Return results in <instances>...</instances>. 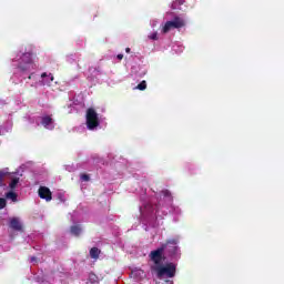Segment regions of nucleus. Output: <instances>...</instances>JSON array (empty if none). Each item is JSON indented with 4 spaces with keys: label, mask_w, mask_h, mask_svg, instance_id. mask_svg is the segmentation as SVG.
<instances>
[{
    "label": "nucleus",
    "mask_w": 284,
    "mask_h": 284,
    "mask_svg": "<svg viewBox=\"0 0 284 284\" xmlns=\"http://www.w3.org/2000/svg\"><path fill=\"white\" fill-rule=\"evenodd\" d=\"M41 125L45 128V130H52L54 128V120L50 115L42 116Z\"/></svg>",
    "instance_id": "1a4fd4ad"
},
{
    "label": "nucleus",
    "mask_w": 284,
    "mask_h": 284,
    "mask_svg": "<svg viewBox=\"0 0 284 284\" xmlns=\"http://www.w3.org/2000/svg\"><path fill=\"white\" fill-rule=\"evenodd\" d=\"M185 3V0H174L171 4L172 10H181V6Z\"/></svg>",
    "instance_id": "f8f14e48"
},
{
    "label": "nucleus",
    "mask_w": 284,
    "mask_h": 284,
    "mask_svg": "<svg viewBox=\"0 0 284 284\" xmlns=\"http://www.w3.org/2000/svg\"><path fill=\"white\" fill-rule=\"evenodd\" d=\"M8 174V172H4L0 170V184L3 183V178Z\"/></svg>",
    "instance_id": "412c9836"
},
{
    "label": "nucleus",
    "mask_w": 284,
    "mask_h": 284,
    "mask_svg": "<svg viewBox=\"0 0 284 284\" xmlns=\"http://www.w3.org/2000/svg\"><path fill=\"white\" fill-rule=\"evenodd\" d=\"M34 261H37V257H31V262L34 263Z\"/></svg>",
    "instance_id": "a878e982"
},
{
    "label": "nucleus",
    "mask_w": 284,
    "mask_h": 284,
    "mask_svg": "<svg viewBox=\"0 0 284 284\" xmlns=\"http://www.w3.org/2000/svg\"><path fill=\"white\" fill-rule=\"evenodd\" d=\"M181 28H185V19L175 16L173 20L166 21L162 27V34H168L171 30H181Z\"/></svg>",
    "instance_id": "f03ea898"
},
{
    "label": "nucleus",
    "mask_w": 284,
    "mask_h": 284,
    "mask_svg": "<svg viewBox=\"0 0 284 284\" xmlns=\"http://www.w3.org/2000/svg\"><path fill=\"white\" fill-rule=\"evenodd\" d=\"M89 281L90 283H97L99 281V277L94 273L89 274Z\"/></svg>",
    "instance_id": "dca6fc26"
},
{
    "label": "nucleus",
    "mask_w": 284,
    "mask_h": 284,
    "mask_svg": "<svg viewBox=\"0 0 284 284\" xmlns=\"http://www.w3.org/2000/svg\"><path fill=\"white\" fill-rule=\"evenodd\" d=\"M9 227L14 232L23 231V224H21V221L19 220V217H11L9 221Z\"/></svg>",
    "instance_id": "6e6552de"
},
{
    "label": "nucleus",
    "mask_w": 284,
    "mask_h": 284,
    "mask_svg": "<svg viewBox=\"0 0 284 284\" xmlns=\"http://www.w3.org/2000/svg\"><path fill=\"white\" fill-rule=\"evenodd\" d=\"M6 205H7L6 199L0 197V210H3V207H6Z\"/></svg>",
    "instance_id": "aec40b11"
},
{
    "label": "nucleus",
    "mask_w": 284,
    "mask_h": 284,
    "mask_svg": "<svg viewBox=\"0 0 284 284\" xmlns=\"http://www.w3.org/2000/svg\"><path fill=\"white\" fill-rule=\"evenodd\" d=\"M165 246H160L154 251H151L149 254L150 261L154 263L155 267H160L163 264V261H165Z\"/></svg>",
    "instance_id": "20e7f679"
},
{
    "label": "nucleus",
    "mask_w": 284,
    "mask_h": 284,
    "mask_svg": "<svg viewBox=\"0 0 284 284\" xmlns=\"http://www.w3.org/2000/svg\"><path fill=\"white\" fill-rule=\"evenodd\" d=\"M81 181H85V182L90 181V175H88V174H82V175H81Z\"/></svg>",
    "instance_id": "4be33fe9"
},
{
    "label": "nucleus",
    "mask_w": 284,
    "mask_h": 284,
    "mask_svg": "<svg viewBox=\"0 0 284 284\" xmlns=\"http://www.w3.org/2000/svg\"><path fill=\"white\" fill-rule=\"evenodd\" d=\"M162 196H165L166 199H170V196H172V193L169 190H163L162 191Z\"/></svg>",
    "instance_id": "6ab92c4d"
},
{
    "label": "nucleus",
    "mask_w": 284,
    "mask_h": 284,
    "mask_svg": "<svg viewBox=\"0 0 284 284\" xmlns=\"http://www.w3.org/2000/svg\"><path fill=\"white\" fill-rule=\"evenodd\" d=\"M6 199H10L13 203H17V193L10 191L6 194Z\"/></svg>",
    "instance_id": "2eb2a0df"
},
{
    "label": "nucleus",
    "mask_w": 284,
    "mask_h": 284,
    "mask_svg": "<svg viewBox=\"0 0 284 284\" xmlns=\"http://www.w3.org/2000/svg\"><path fill=\"white\" fill-rule=\"evenodd\" d=\"M178 243L179 242L176 240H168L166 243L161 245V247L165 246L164 252H166V254H169V256H174V254H176V252H179V246H176Z\"/></svg>",
    "instance_id": "423d86ee"
},
{
    "label": "nucleus",
    "mask_w": 284,
    "mask_h": 284,
    "mask_svg": "<svg viewBox=\"0 0 284 284\" xmlns=\"http://www.w3.org/2000/svg\"><path fill=\"white\" fill-rule=\"evenodd\" d=\"M45 77H48L50 79V81H54V75H52V73H47V72H43L41 74V79H45Z\"/></svg>",
    "instance_id": "f3484780"
},
{
    "label": "nucleus",
    "mask_w": 284,
    "mask_h": 284,
    "mask_svg": "<svg viewBox=\"0 0 284 284\" xmlns=\"http://www.w3.org/2000/svg\"><path fill=\"white\" fill-rule=\"evenodd\" d=\"M40 199H43L47 202L52 201V191L48 186H40L38 190Z\"/></svg>",
    "instance_id": "0eeeda50"
},
{
    "label": "nucleus",
    "mask_w": 284,
    "mask_h": 284,
    "mask_svg": "<svg viewBox=\"0 0 284 284\" xmlns=\"http://www.w3.org/2000/svg\"><path fill=\"white\" fill-rule=\"evenodd\" d=\"M70 232L73 236H81V225L71 226Z\"/></svg>",
    "instance_id": "9d476101"
},
{
    "label": "nucleus",
    "mask_w": 284,
    "mask_h": 284,
    "mask_svg": "<svg viewBox=\"0 0 284 284\" xmlns=\"http://www.w3.org/2000/svg\"><path fill=\"white\" fill-rule=\"evenodd\" d=\"M153 272H156L158 278H163V276H168V278H174L176 276V264L168 263L165 266H152Z\"/></svg>",
    "instance_id": "f257e3e1"
},
{
    "label": "nucleus",
    "mask_w": 284,
    "mask_h": 284,
    "mask_svg": "<svg viewBox=\"0 0 284 284\" xmlns=\"http://www.w3.org/2000/svg\"><path fill=\"white\" fill-rule=\"evenodd\" d=\"M118 59H119V61H121L122 59H123V54H118Z\"/></svg>",
    "instance_id": "b1692460"
},
{
    "label": "nucleus",
    "mask_w": 284,
    "mask_h": 284,
    "mask_svg": "<svg viewBox=\"0 0 284 284\" xmlns=\"http://www.w3.org/2000/svg\"><path fill=\"white\" fill-rule=\"evenodd\" d=\"M165 283H166V284H174V281H172V280H166Z\"/></svg>",
    "instance_id": "5701e85b"
},
{
    "label": "nucleus",
    "mask_w": 284,
    "mask_h": 284,
    "mask_svg": "<svg viewBox=\"0 0 284 284\" xmlns=\"http://www.w3.org/2000/svg\"><path fill=\"white\" fill-rule=\"evenodd\" d=\"M28 79H32V73L28 77Z\"/></svg>",
    "instance_id": "bb28decb"
},
{
    "label": "nucleus",
    "mask_w": 284,
    "mask_h": 284,
    "mask_svg": "<svg viewBox=\"0 0 284 284\" xmlns=\"http://www.w3.org/2000/svg\"><path fill=\"white\" fill-rule=\"evenodd\" d=\"M17 185H19V178H13L11 182L9 183L10 190H16Z\"/></svg>",
    "instance_id": "4468645a"
},
{
    "label": "nucleus",
    "mask_w": 284,
    "mask_h": 284,
    "mask_svg": "<svg viewBox=\"0 0 284 284\" xmlns=\"http://www.w3.org/2000/svg\"><path fill=\"white\" fill-rule=\"evenodd\" d=\"M146 89H148V82L145 80H143L141 83H139L135 87V90H140L141 92H143V90H146Z\"/></svg>",
    "instance_id": "ddd939ff"
},
{
    "label": "nucleus",
    "mask_w": 284,
    "mask_h": 284,
    "mask_svg": "<svg viewBox=\"0 0 284 284\" xmlns=\"http://www.w3.org/2000/svg\"><path fill=\"white\" fill-rule=\"evenodd\" d=\"M18 68L22 74H24V72H32V70H37V64L32 61V53H23Z\"/></svg>",
    "instance_id": "7ed1b4c3"
},
{
    "label": "nucleus",
    "mask_w": 284,
    "mask_h": 284,
    "mask_svg": "<svg viewBox=\"0 0 284 284\" xmlns=\"http://www.w3.org/2000/svg\"><path fill=\"white\" fill-rule=\"evenodd\" d=\"M125 52H126L128 54H130L131 49H130V48H126V49H125Z\"/></svg>",
    "instance_id": "393cba45"
},
{
    "label": "nucleus",
    "mask_w": 284,
    "mask_h": 284,
    "mask_svg": "<svg viewBox=\"0 0 284 284\" xmlns=\"http://www.w3.org/2000/svg\"><path fill=\"white\" fill-rule=\"evenodd\" d=\"M99 113L93 108H89L87 110V128L89 130H94V128H99Z\"/></svg>",
    "instance_id": "39448f33"
},
{
    "label": "nucleus",
    "mask_w": 284,
    "mask_h": 284,
    "mask_svg": "<svg viewBox=\"0 0 284 284\" xmlns=\"http://www.w3.org/2000/svg\"><path fill=\"white\" fill-rule=\"evenodd\" d=\"M100 254H101V250H99V247H92L90 250V256H91V258H94L95 261L99 258Z\"/></svg>",
    "instance_id": "9b49d317"
},
{
    "label": "nucleus",
    "mask_w": 284,
    "mask_h": 284,
    "mask_svg": "<svg viewBox=\"0 0 284 284\" xmlns=\"http://www.w3.org/2000/svg\"><path fill=\"white\" fill-rule=\"evenodd\" d=\"M149 39H151L152 41H159V33L158 32H153L149 36Z\"/></svg>",
    "instance_id": "a211bd4d"
}]
</instances>
